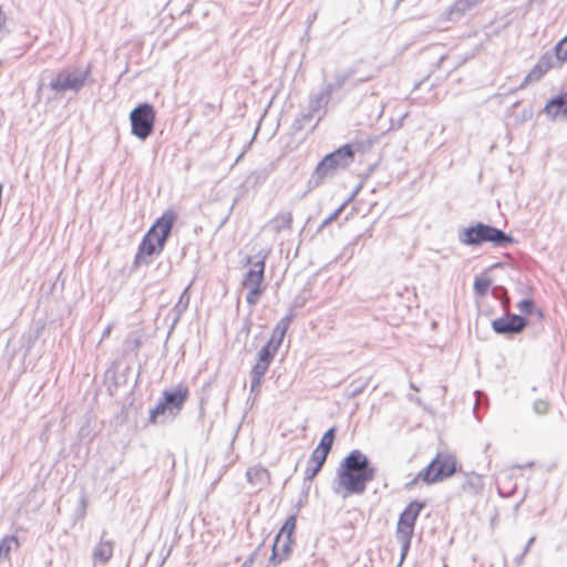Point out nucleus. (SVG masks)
Listing matches in <instances>:
<instances>
[{
    "mask_svg": "<svg viewBox=\"0 0 567 567\" xmlns=\"http://www.w3.org/2000/svg\"><path fill=\"white\" fill-rule=\"evenodd\" d=\"M553 66V55L549 53H545L544 55L540 56V59L534 65V68L527 73L524 81L516 89V91L525 89L529 83L539 81ZM513 92H515V90Z\"/></svg>",
    "mask_w": 567,
    "mask_h": 567,
    "instance_id": "11",
    "label": "nucleus"
},
{
    "mask_svg": "<svg viewBox=\"0 0 567 567\" xmlns=\"http://www.w3.org/2000/svg\"><path fill=\"white\" fill-rule=\"evenodd\" d=\"M375 138L373 136H368L364 140H354L352 143L347 144L352 150V156L355 152H365L371 148V146L374 144Z\"/></svg>",
    "mask_w": 567,
    "mask_h": 567,
    "instance_id": "29",
    "label": "nucleus"
},
{
    "mask_svg": "<svg viewBox=\"0 0 567 567\" xmlns=\"http://www.w3.org/2000/svg\"><path fill=\"white\" fill-rule=\"evenodd\" d=\"M165 268H166V272L171 271L172 265L169 261L166 264Z\"/></svg>",
    "mask_w": 567,
    "mask_h": 567,
    "instance_id": "45",
    "label": "nucleus"
},
{
    "mask_svg": "<svg viewBox=\"0 0 567 567\" xmlns=\"http://www.w3.org/2000/svg\"><path fill=\"white\" fill-rule=\"evenodd\" d=\"M359 73V65L350 68L336 73L334 82L327 84L334 92L341 89L348 81L354 79L355 74Z\"/></svg>",
    "mask_w": 567,
    "mask_h": 567,
    "instance_id": "24",
    "label": "nucleus"
},
{
    "mask_svg": "<svg viewBox=\"0 0 567 567\" xmlns=\"http://www.w3.org/2000/svg\"><path fill=\"white\" fill-rule=\"evenodd\" d=\"M284 341V318H281L271 334V338L267 341V343L261 348L262 350H268V352L274 355L277 353L281 342Z\"/></svg>",
    "mask_w": 567,
    "mask_h": 567,
    "instance_id": "20",
    "label": "nucleus"
},
{
    "mask_svg": "<svg viewBox=\"0 0 567 567\" xmlns=\"http://www.w3.org/2000/svg\"><path fill=\"white\" fill-rule=\"evenodd\" d=\"M246 477L252 486L261 488L268 482L269 474L266 468L254 466L247 470Z\"/></svg>",
    "mask_w": 567,
    "mask_h": 567,
    "instance_id": "21",
    "label": "nucleus"
},
{
    "mask_svg": "<svg viewBox=\"0 0 567 567\" xmlns=\"http://www.w3.org/2000/svg\"><path fill=\"white\" fill-rule=\"evenodd\" d=\"M296 527V516L291 515L286 518V557L289 554V543H291V535Z\"/></svg>",
    "mask_w": 567,
    "mask_h": 567,
    "instance_id": "32",
    "label": "nucleus"
},
{
    "mask_svg": "<svg viewBox=\"0 0 567 567\" xmlns=\"http://www.w3.org/2000/svg\"><path fill=\"white\" fill-rule=\"evenodd\" d=\"M524 557H525V554H524V553H522L519 556H517V557L515 558V564H516V566H517V567H519V566L522 565V563H523V560H524Z\"/></svg>",
    "mask_w": 567,
    "mask_h": 567,
    "instance_id": "44",
    "label": "nucleus"
},
{
    "mask_svg": "<svg viewBox=\"0 0 567 567\" xmlns=\"http://www.w3.org/2000/svg\"><path fill=\"white\" fill-rule=\"evenodd\" d=\"M246 288L249 289V291L246 296V301L249 305H255L257 302L256 297L261 293V288L260 287H246Z\"/></svg>",
    "mask_w": 567,
    "mask_h": 567,
    "instance_id": "38",
    "label": "nucleus"
},
{
    "mask_svg": "<svg viewBox=\"0 0 567 567\" xmlns=\"http://www.w3.org/2000/svg\"><path fill=\"white\" fill-rule=\"evenodd\" d=\"M259 554V548L256 549L251 555L250 557L240 566V567H251V563L252 560L258 556Z\"/></svg>",
    "mask_w": 567,
    "mask_h": 567,
    "instance_id": "39",
    "label": "nucleus"
},
{
    "mask_svg": "<svg viewBox=\"0 0 567 567\" xmlns=\"http://www.w3.org/2000/svg\"><path fill=\"white\" fill-rule=\"evenodd\" d=\"M181 0H171L172 6H177Z\"/></svg>",
    "mask_w": 567,
    "mask_h": 567,
    "instance_id": "46",
    "label": "nucleus"
},
{
    "mask_svg": "<svg viewBox=\"0 0 567 567\" xmlns=\"http://www.w3.org/2000/svg\"><path fill=\"white\" fill-rule=\"evenodd\" d=\"M352 162V150L348 145L339 147L337 151L326 155L322 158V166L329 165L336 173L338 168H344Z\"/></svg>",
    "mask_w": 567,
    "mask_h": 567,
    "instance_id": "13",
    "label": "nucleus"
},
{
    "mask_svg": "<svg viewBox=\"0 0 567 567\" xmlns=\"http://www.w3.org/2000/svg\"><path fill=\"white\" fill-rule=\"evenodd\" d=\"M527 323L528 322L524 317L507 313L505 317L493 320L492 328L497 334H517L526 328Z\"/></svg>",
    "mask_w": 567,
    "mask_h": 567,
    "instance_id": "10",
    "label": "nucleus"
},
{
    "mask_svg": "<svg viewBox=\"0 0 567 567\" xmlns=\"http://www.w3.org/2000/svg\"><path fill=\"white\" fill-rule=\"evenodd\" d=\"M190 285H188L184 291L182 292V295L179 296V299L177 301V303L172 308L171 310V315H173V322H172V328L175 327V324L181 320L182 318V315L187 310L188 308V305H189V295H188V289H189Z\"/></svg>",
    "mask_w": 567,
    "mask_h": 567,
    "instance_id": "22",
    "label": "nucleus"
},
{
    "mask_svg": "<svg viewBox=\"0 0 567 567\" xmlns=\"http://www.w3.org/2000/svg\"><path fill=\"white\" fill-rule=\"evenodd\" d=\"M533 410L538 415H544L549 411V403L546 400H536L533 403Z\"/></svg>",
    "mask_w": 567,
    "mask_h": 567,
    "instance_id": "35",
    "label": "nucleus"
},
{
    "mask_svg": "<svg viewBox=\"0 0 567 567\" xmlns=\"http://www.w3.org/2000/svg\"><path fill=\"white\" fill-rule=\"evenodd\" d=\"M369 380H355L350 384L351 391L349 396L355 398L360 395L367 388Z\"/></svg>",
    "mask_w": 567,
    "mask_h": 567,
    "instance_id": "34",
    "label": "nucleus"
},
{
    "mask_svg": "<svg viewBox=\"0 0 567 567\" xmlns=\"http://www.w3.org/2000/svg\"><path fill=\"white\" fill-rule=\"evenodd\" d=\"M247 262L252 264V267L245 274L241 285L244 287H260L265 272L264 258L252 261L250 257H247Z\"/></svg>",
    "mask_w": 567,
    "mask_h": 567,
    "instance_id": "14",
    "label": "nucleus"
},
{
    "mask_svg": "<svg viewBox=\"0 0 567 567\" xmlns=\"http://www.w3.org/2000/svg\"><path fill=\"white\" fill-rule=\"evenodd\" d=\"M454 472V460L447 455L439 454L413 481L406 484V487L411 488L420 480L426 484H433L451 476Z\"/></svg>",
    "mask_w": 567,
    "mask_h": 567,
    "instance_id": "8",
    "label": "nucleus"
},
{
    "mask_svg": "<svg viewBox=\"0 0 567 567\" xmlns=\"http://www.w3.org/2000/svg\"><path fill=\"white\" fill-rule=\"evenodd\" d=\"M458 240L465 246H481L484 243H491L495 247H506L514 241L513 237L502 229L483 223L464 228L458 234Z\"/></svg>",
    "mask_w": 567,
    "mask_h": 567,
    "instance_id": "5",
    "label": "nucleus"
},
{
    "mask_svg": "<svg viewBox=\"0 0 567 567\" xmlns=\"http://www.w3.org/2000/svg\"><path fill=\"white\" fill-rule=\"evenodd\" d=\"M484 488V481L483 477L476 473L466 474L464 477V481L462 483V489L463 492L471 494V495H477L480 494Z\"/></svg>",
    "mask_w": 567,
    "mask_h": 567,
    "instance_id": "19",
    "label": "nucleus"
},
{
    "mask_svg": "<svg viewBox=\"0 0 567 567\" xmlns=\"http://www.w3.org/2000/svg\"><path fill=\"white\" fill-rule=\"evenodd\" d=\"M193 8H194V1H189L186 3V6L183 9H181L179 14H182V16L188 14L192 12Z\"/></svg>",
    "mask_w": 567,
    "mask_h": 567,
    "instance_id": "40",
    "label": "nucleus"
},
{
    "mask_svg": "<svg viewBox=\"0 0 567 567\" xmlns=\"http://www.w3.org/2000/svg\"><path fill=\"white\" fill-rule=\"evenodd\" d=\"M344 206H346V204H342L333 213H331L327 218H324L323 221L321 223L319 229H322L326 226H328L329 224H331L332 221H334L339 217L341 212L343 210Z\"/></svg>",
    "mask_w": 567,
    "mask_h": 567,
    "instance_id": "37",
    "label": "nucleus"
},
{
    "mask_svg": "<svg viewBox=\"0 0 567 567\" xmlns=\"http://www.w3.org/2000/svg\"><path fill=\"white\" fill-rule=\"evenodd\" d=\"M285 320H286V324L288 323V317H285Z\"/></svg>",
    "mask_w": 567,
    "mask_h": 567,
    "instance_id": "53",
    "label": "nucleus"
},
{
    "mask_svg": "<svg viewBox=\"0 0 567 567\" xmlns=\"http://www.w3.org/2000/svg\"><path fill=\"white\" fill-rule=\"evenodd\" d=\"M377 467L360 450H352L341 462L337 482L347 495H361L367 484L375 478Z\"/></svg>",
    "mask_w": 567,
    "mask_h": 567,
    "instance_id": "1",
    "label": "nucleus"
},
{
    "mask_svg": "<svg viewBox=\"0 0 567 567\" xmlns=\"http://www.w3.org/2000/svg\"><path fill=\"white\" fill-rule=\"evenodd\" d=\"M336 437V429L331 427L321 437L319 445L315 449V451H319V453H322L323 455H327L330 453L333 441Z\"/></svg>",
    "mask_w": 567,
    "mask_h": 567,
    "instance_id": "27",
    "label": "nucleus"
},
{
    "mask_svg": "<svg viewBox=\"0 0 567 567\" xmlns=\"http://www.w3.org/2000/svg\"><path fill=\"white\" fill-rule=\"evenodd\" d=\"M284 535V525L279 527L278 533L274 539L271 546V556L269 557V563L272 565H278L284 560V545H280V538Z\"/></svg>",
    "mask_w": 567,
    "mask_h": 567,
    "instance_id": "25",
    "label": "nucleus"
},
{
    "mask_svg": "<svg viewBox=\"0 0 567 567\" xmlns=\"http://www.w3.org/2000/svg\"><path fill=\"white\" fill-rule=\"evenodd\" d=\"M370 79H372V74H362V75H360L359 78L355 79V84L357 83H363L365 81H369Z\"/></svg>",
    "mask_w": 567,
    "mask_h": 567,
    "instance_id": "42",
    "label": "nucleus"
},
{
    "mask_svg": "<svg viewBox=\"0 0 567 567\" xmlns=\"http://www.w3.org/2000/svg\"><path fill=\"white\" fill-rule=\"evenodd\" d=\"M334 174L333 169L329 165L322 166V159L317 165L309 183L313 186H318L322 183L326 177H330Z\"/></svg>",
    "mask_w": 567,
    "mask_h": 567,
    "instance_id": "26",
    "label": "nucleus"
},
{
    "mask_svg": "<svg viewBox=\"0 0 567 567\" xmlns=\"http://www.w3.org/2000/svg\"><path fill=\"white\" fill-rule=\"evenodd\" d=\"M424 507V503L413 501L401 513L396 526L395 538L401 546V560L405 558L414 533L417 516Z\"/></svg>",
    "mask_w": 567,
    "mask_h": 567,
    "instance_id": "6",
    "label": "nucleus"
},
{
    "mask_svg": "<svg viewBox=\"0 0 567 567\" xmlns=\"http://www.w3.org/2000/svg\"><path fill=\"white\" fill-rule=\"evenodd\" d=\"M331 87L326 85L320 92L311 95L309 101V112L301 115L293 124V127L299 131L303 128L305 124H308L313 118L315 114L326 107L329 103L332 94Z\"/></svg>",
    "mask_w": 567,
    "mask_h": 567,
    "instance_id": "9",
    "label": "nucleus"
},
{
    "mask_svg": "<svg viewBox=\"0 0 567 567\" xmlns=\"http://www.w3.org/2000/svg\"><path fill=\"white\" fill-rule=\"evenodd\" d=\"M92 65L85 68L70 65L59 70L49 81L48 87L55 93L68 91L78 94L89 82H92Z\"/></svg>",
    "mask_w": 567,
    "mask_h": 567,
    "instance_id": "4",
    "label": "nucleus"
},
{
    "mask_svg": "<svg viewBox=\"0 0 567 567\" xmlns=\"http://www.w3.org/2000/svg\"><path fill=\"white\" fill-rule=\"evenodd\" d=\"M271 168L261 167L251 172L244 181L243 186L246 188H255L261 185L270 175Z\"/></svg>",
    "mask_w": 567,
    "mask_h": 567,
    "instance_id": "23",
    "label": "nucleus"
},
{
    "mask_svg": "<svg viewBox=\"0 0 567 567\" xmlns=\"http://www.w3.org/2000/svg\"><path fill=\"white\" fill-rule=\"evenodd\" d=\"M555 55L556 59L563 63L567 61V40L566 38L561 39L556 45H555Z\"/></svg>",
    "mask_w": 567,
    "mask_h": 567,
    "instance_id": "33",
    "label": "nucleus"
},
{
    "mask_svg": "<svg viewBox=\"0 0 567 567\" xmlns=\"http://www.w3.org/2000/svg\"><path fill=\"white\" fill-rule=\"evenodd\" d=\"M140 344H141V341H140L138 339H136V341H135V348H138V347H140Z\"/></svg>",
    "mask_w": 567,
    "mask_h": 567,
    "instance_id": "47",
    "label": "nucleus"
},
{
    "mask_svg": "<svg viewBox=\"0 0 567 567\" xmlns=\"http://www.w3.org/2000/svg\"><path fill=\"white\" fill-rule=\"evenodd\" d=\"M289 221H290V218H287V217H286V219H285L286 225H287Z\"/></svg>",
    "mask_w": 567,
    "mask_h": 567,
    "instance_id": "52",
    "label": "nucleus"
},
{
    "mask_svg": "<svg viewBox=\"0 0 567 567\" xmlns=\"http://www.w3.org/2000/svg\"><path fill=\"white\" fill-rule=\"evenodd\" d=\"M156 112L151 103L136 105L130 113L131 133L141 141H145L154 131Z\"/></svg>",
    "mask_w": 567,
    "mask_h": 567,
    "instance_id": "7",
    "label": "nucleus"
},
{
    "mask_svg": "<svg viewBox=\"0 0 567 567\" xmlns=\"http://www.w3.org/2000/svg\"><path fill=\"white\" fill-rule=\"evenodd\" d=\"M114 543L112 540L101 542L95 546L93 550V559L102 565H105L113 555Z\"/></svg>",
    "mask_w": 567,
    "mask_h": 567,
    "instance_id": "18",
    "label": "nucleus"
},
{
    "mask_svg": "<svg viewBox=\"0 0 567 567\" xmlns=\"http://www.w3.org/2000/svg\"><path fill=\"white\" fill-rule=\"evenodd\" d=\"M188 396L189 389L182 382L171 389H164L156 405L150 410L148 422L161 424L166 419L174 420L183 410Z\"/></svg>",
    "mask_w": 567,
    "mask_h": 567,
    "instance_id": "3",
    "label": "nucleus"
},
{
    "mask_svg": "<svg viewBox=\"0 0 567 567\" xmlns=\"http://www.w3.org/2000/svg\"><path fill=\"white\" fill-rule=\"evenodd\" d=\"M565 38H566V40H567V35H566Z\"/></svg>",
    "mask_w": 567,
    "mask_h": 567,
    "instance_id": "54",
    "label": "nucleus"
},
{
    "mask_svg": "<svg viewBox=\"0 0 567 567\" xmlns=\"http://www.w3.org/2000/svg\"><path fill=\"white\" fill-rule=\"evenodd\" d=\"M482 1L483 0H456L446 12L447 19L452 21L460 19Z\"/></svg>",
    "mask_w": 567,
    "mask_h": 567,
    "instance_id": "16",
    "label": "nucleus"
},
{
    "mask_svg": "<svg viewBox=\"0 0 567 567\" xmlns=\"http://www.w3.org/2000/svg\"><path fill=\"white\" fill-rule=\"evenodd\" d=\"M535 539H536V538H535V536H533V537H530V538L528 539V542H527V544H526V546H525V548H524V550H523V553H524L525 555L529 551L530 546L534 544Z\"/></svg>",
    "mask_w": 567,
    "mask_h": 567,
    "instance_id": "43",
    "label": "nucleus"
},
{
    "mask_svg": "<svg viewBox=\"0 0 567 567\" xmlns=\"http://www.w3.org/2000/svg\"><path fill=\"white\" fill-rule=\"evenodd\" d=\"M516 491V484L513 482L512 476H507L506 480L498 485L497 492L502 497H511Z\"/></svg>",
    "mask_w": 567,
    "mask_h": 567,
    "instance_id": "30",
    "label": "nucleus"
},
{
    "mask_svg": "<svg viewBox=\"0 0 567 567\" xmlns=\"http://www.w3.org/2000/svg\"><path fill=\"white\" fill-rule=\"evenodd\" d=\"M112 329H113V324H112V323H109V324L104 328V330H103V332H102V340H103V339H106V338H109V337H110Z\"/></svg>",
    "mask_w": 567,
    "mask_h": 567,
    "instance_id": "41",
    "label": "nucleus"
},
{
    "mask_svg": "<svg viewBox=\"0 0 567 567\" xmlns=\"http://www.w3.org/2000/svg\"><path fill=\"white\" fill-rule=\"evenodd\" d=\"M544 112L551 118H555L559 114L567 116V93L548 101L544 107Z\"/></svg>",
    "mask_w": 567,
    "mask_h": 567,
    "instance_id": "15",
    "label": "nucleus"
},
{
    "mask_svg": "<svg viewBox=\"0 0 567 567\" xmlns=\"http://www.w3.org/2000/svg\"><path fill=\"white\" fill-rule=\"evenodd\" d=\"M177 215L174 210H165L143 236L134 256L133 269L142 265H150L155 256L162 254L169 238Z\"/></svg>",
    "mask_w": 567,
    "mask_h": 567,
    "instance_id": "2",
    "label": "nucleus"
},
{
    "mask_svg": "<svg viewBox=\"0 0 567 567\" xmlns=\"http://www.w3.org/2000/svg\"><path fill=\"white\" fill-rule=\"evenodd\" d=\"M128 371L130 367H126L124 373L121 375H116L115 371H106V375L112 373V377L110 378V383L107 385V390L111 395H114L115 391L126 383V374Z\"/></svg>",
    "mask_w": 567,
    "mask_h": 567,
    "instance_id": "28",
    "label": "nucleus"
},
{
    "mask_svg": "<svg viewBox=\"0 0 567 567\" xmlns=\"http://www.w3.org/2000/svg\"><path fill=\"white\" fill-rule=\"evenodd\" d=\"M241 157H243V154H239L238 158H236V162H239V158H241Z\"/></svg>",
    "mask_w": 567,
    "mask_h": 567,
    "instance_id": "49",
    "label": "nucleus"
},
{
    "mask_svg": "<svg viewBox=\"0 0 567 567\" xmlns=\"http://www.w3.org/2000/svg\"><path fill=\"white\" fill-rule=\"evenodd\" d=\"M492 281L488 278H475L474 291L477 296L483 297L487 293Z\"/></svg>",
    "mask_w": 567,
    "mask_h": 567,
    "instance_id": "31",
    "label": "nucleus"
},
{
    "mask_svg": "<svg viewBox=\"0 0 567 567\" xmlns=\"http://www.w3.org/2000/svg\"><path fill=\"white\" fill-rule=\"evenodd\" d=\"M276 223H277V226H276V227H277V229H279V228H280V225H279V219H278V218L276 219Z\"/></svg>",
    "mask_w": 567,
    "mask_h": 567,
    "instance_id": "48",
    "label": "nucleus"
},
{
    "mask_svg": "<svg viewBox=\"0 0 567 567\" xmlns=\"http://www.w3.org/2000/svg\"><path fill=\"white\" fill-rule=\"evenodd\" d=\"M327 457V455H323L322 453H319V451L313 450L308 461L307 468L305 471L306 481H312L316 477V475L320 472L321 467L323 466Z\"/></svg>",
    "mask_w": 567,
    "mask_h": 567,
    "instance_id": "17",
    "label": "nucleus"
},
{
    "mask_svg": "<svg viewBox=\"0 0 567 567\" xmlns=\"http://www.w3.org/2000/svg\"><path fill=\"white\" fill-rule=\"evenodd\" d=\"M241 157H243V154H239L238 158H236V162H239V158H241Z\"/></svg>",
    "mask_w": 567,
    "mask_h": 567,
    "instance_id": "50",
    "label": "nucleus"
},
{
    "mask_svg": "<svg viewBox=\"0 0 567 567\" xmlns=\"http://www.w3.org/2000/svg\"><path fill=\"white\" fill-rule=\"evenodd\" d=\"M241 157H243V154H239L238 158H236V162H239V158H241Z\"/></svg>",
    "mask_w": 567,
    "mask_h": 567,
    "instance_id": "51",
    "label": "nucleus"
},
{
    "mask_svg": "<svg viewBox=\"0 0 567 567\" xmlns=\"http://www.w3.org/2000/svg\"><path fill=\"white\" fill-rule=\"evenodd\" d=\"M274 357L275 355L268 352V350H259L257 362L252 365L250 371V392H255L256 389L260 385L261 378L268 370Z\"/></svg>",
    "mask_w": 567,
    "mask_h": 567,
    "instance_id": "12",
    "label": "nucleus"
},
{
    "mask_svg": "<svg viewBox=\"0 0 567 567\" xmlns=\"http://www.w3.org/2000/svg\"><path fill=\"white\" fill-rule=\"evenodd\" d=\"M534 301L529 298L523 299L517 303L518 310L524 315H530L534 310Z\"/></svg>",
    "mask_w": 567,
    "mask_h": 567,
    "instance_id": "36",
    "label": "nucleus"
}]
</instances>
